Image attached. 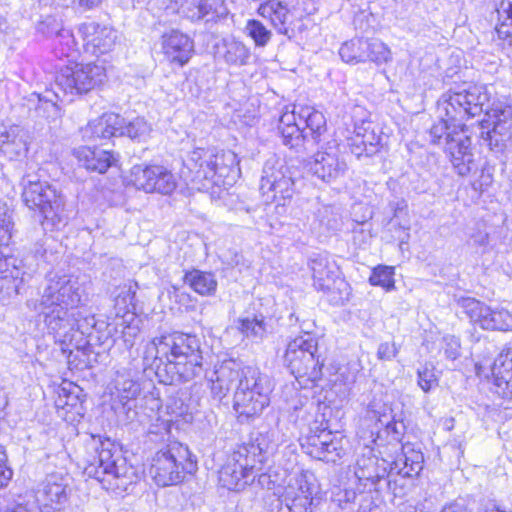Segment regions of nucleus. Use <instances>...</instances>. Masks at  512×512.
Wrapping results in <instances>:
<instances>
[{"instance_id":"c03bdc74","label":"nucleus","mask_w":512,"mask_h":512,"mask_svg":"<svg viewBox=\"0 0 512 512\" xmlns=\"http://www.w3.org/2000/svg\"><path fill=\"white\" fill-rule=\"evenodd\" d=\"M122 127L123 136L126 135L129 138L138 141L145 140L151 131L150 125L141 117H137L128 123L124 120Z\"/></svg>"},{"instance_id":"cd10ccee","label":"nucleus","mask_w":512,"mask_h":512,"mask_svg":"<svg viewBox=\"0 0 512 512\" xmlns=\"http://www.w3.org/2000/svg\"><path fill=\"white\" fill-rule=\"evenodd\" d=\"M309 267L312 272L313 286L319 291H329L338 273L336 262L328 254L319 253L311 257Z\"/></svg>"},{"instance_id":"680f3d73","label":"nucleus","mask_w":512,"mask_h":512,"mask_svg":"<svg viewBox=\"0 0 512 512\" xmlns=\"http://www.w3.org/2000/svg\"><path fill=\"white\" fill-rule=\"evenodd\" d=\"M134 299V293L129 289H123L115 299V305L126 308Z\"/></svg>"},{"instance_id":"a19ab883","label":"nucleus","mask_w":512,"mask_h":512,"mask_svg":"<svg viewBox=\"0 0 512 512\" xmlns=\"http://www.w3.org/2000/svg\"><path fill=\"white\" fill-rule=\"evenodd\" d=\"M54 51L59 58L76 59L78 56V47L74 35L70 30L61 29L55 38Z\"/></svg>"},{"instance_id":"6e6d98bb","label":"nucleus","mask_w":512,"mask_h":512,"mask_svg":"<svg viewBox=\"0 0 512 512\" xmlns=\"http://www.w3.org/2000/svg\"><path fill=\"white\" fill-rule=\"evenodd\" d=\"M469 239L472 241L473 245L485 247L489 244V233L483 224H477L469 234Z\"/></svg>"},{"instance_id":"0e129e2a","label":"nucleus","mask_w":512,"mask_h":512,"mask_svg":"<svg viewBox=\"0 0 512 512\" xmlns=\"http://www.w3.org/2000/svg\"><path fill=\"white\" fill-rule=\"evenodd\" d=\"M123 339L127 347H132L134 344V338L138 334V328L135 326L128 325L123 330Z\"/></svg>"},{"instance_id":"5fc2aeb1","label":"nucleus","mask_w":512,"mask_h":512,"mask_svg":"<svg viewBox=\"0 0 512 512\" xmlns=\"http://www.w3.org/2000/svg\"><path fill=\"white\" fill-rule=\"evenodd\" d=\"M13 475L12 469L7 464V454L0 445V488L8 485Z\"/></svg>"},{"instance_id":"c85d7f7f","label":"nucleus","mask_w":512,"mask_h":512,"mask_svg":"<svg viewBox=\"0 0 512 512\" xmlns=\"http://www.w3.org/2000/svg\"><path fill=\"white\" fill-rule=\"evenodd\" d=\"M73 155L81 166L98 173H105L116 161L112 152L86 146L74 149Z\"/></svg>"},{"instance_id":"f3484780","label":"nucleus","mask_w":512,"mask_h":512,"mask_svg":"<svg viewBox=\"0 0 512 512\" xmlns=\"http://www.w3.org/2000/svg\"><path fill=\"white\" fill-rule=\"evenodd\" d=\"M294 181L289 168L276 161H266L260 181V190L266 195L273 193V199H289L293 194Z\"/></svg>"},{"instance_id":"f704fd0d","label":"nucleus","mask_w":512,"mask_h":512,"mask_svg":"<svg viewBox=\"0 0 512 512\" xmlns=\"http://www.w3.org/2000/svg\"><path fill=\"white\" fill-rule=\"evenodd\" d=\"M300 121H304L306 128L304 129L308 137L310 136L314 143L321 142V137L327 131L326 118L324 114L310 107L301 109L298 116Z\"/></svg>"},{"instance_id":"79ce46f5","label":"nucleus","mask_w":512,"mask_h":512,"mask_svg":"<svg viewBox=\"0 0 512 512\" xmlns=\"http://www.w3.org/2000/svg\"><path fill=\"white\" fill-rule=\"evenodd\" d=\"M144 360L147 362H152L148 367L143 368L141 377L131 376V372L129 371L127 374L128 377L123 379L125 383L130 382L131 384H145L146 382H149L150 384H173V380L168 382L162 378L159 372L160 365L162 363H160L158 359L154 361V359H146L144 356Z\"/></svg>"},{"instance_id":"9d476101","label":"nucleus","mask_w":512,"mask_h":512,"mask_svg":"<svg viewBox=\"0 0 512 512\" xmlns=\"http://www.w3.org/2000/svg\"><path fill=\"white\" fill-rule=\"evenodd\" d=\"M367 417L375 422L377 439L384 434L390 441L400 442L405 432L401 415L395 412L389 396L383 393L375 394L368 404Z\"/></svg>"},{"instance_id":"e2e57ef3","label":"nucleus","mask_w":512,"mask_h":512,"mask_svg":"<svg viewBox=\"0 0 512 512\" xmlns=\"http://www.w3.org/2000/svg\"><path fill=\"white\" fill-rule=\"evenodd\" d=\"M492 180V175L490 173L482 171L480 179L473 183V187L476 190L484 191L491 185Z\"/></svg>"},{"instance_id":"393cba45","label":"nucleus","mask_w":512,"mask_h":512,"mask_svg":"<svg viewBox=\"0 0 512 512\" xmlns=\"http://www.w3.org/2000/svg\"><path fill=\"white\" fill-rule=\"evenodd\" d=\"M259 387L237 386L234 392L233 408L239 414V417H252L268 405L269 398L259 390Z\"/></svg>"},{"instance_id":"c756f323","label":"nucleus","mask_w":512,"mask_h":512,"mask_svg":"<svg viewBox=\"0 0 512 512\" xmlns=\"http://www.w3.org/2000/svg\"><path fill=\"white\" fill-rule=\"evenodd\" d=\"M124 118L118 114L106 113L89 122L85 128V136L91 139H110L123 136Z\"/></svg>"},{"instance_id":"2f4dec72","label":"nucleus","mask_w":512,"mask_h":512,"mask_svg":"<svg viewBox=\"0 0 512 512\" xmlns=\"http://www.w3.org/2000/svg\"><path fill=\"white\" fill-rule=\"evenodd\" d=\"M7 259L0 258V293L4 298H12L20 294V289L25 281V273L17 267L8 270Z\"/></svg>"},{"instance_id":"aec40b11","label":"nucleus","mask_w":512,"mask_h":512,"mask_svg":"<svg viewBox=\"0 0 512 512\" xmlns=\"http://www.w3.org/2000/svg\"><path fill=\"white\" fill-rule=\"evenodd\" d=\"M354 474L364 487L374 486L382 479L392 476L390 461L378 458L371 448L364 447L361 456L356 460Z\"/></svg>"},{"instance_id":"1a4fd4ad","label":"nucleus","mask_w":512,"mask_h":512,"mask_svg":"<svg viewBox=\"0 0 512 512\" xmlns=\"http://www.w3.org/2000/svg\"><path fill=\"white\" fill-rule=\"evenodd\" d=\"M106 80V70L101 64L67 65L59 71L55 85L65 94H83L100 86Z\"/></svg>"},{"instance_id":"0eeeda50","label":"nucleus","mask_w":512,"mask_h":512,"mask_svg":"<svg viewBox=\"0 0 512 512\" xmlns=\"http://www.w3.org/2000/svg\"><path fill=\"white\" fill-rule=\"evenodd\" d=\"M237 164V156L233 152L205 148L193 150L186 161V167L192 174L191 180L204 188L205 181L220 185L221 179L228 176Z\"/></svg>"},{"instance_id":"09e8293b","label":"nucleus","mask_w":512,"mask_h":512,"mask_svg":"<svg viewBox=\"0 0 512 512\" xmlns=\"http://www.w3.org/2000/svg\"><path fill=\"white\" fill-rule=\"evenodd\" d=\"M11 213L7 203L0 201V243H9L11 239L13 229Z\"/></svg>"},{"instance_id":"39448f33","label":"nucleus","mask_w":512,"mask_h":512,"mask_svg":"<svg viewBox=\"0 0 512 512\" xmlns=\"http://www.w3.org/2000/svg\"><path fill=\"white\" fill-rule=\"evenodd\" d=\"M22 200L31 210H38L44 218V225L53 227L63 221L64 198L47 181H42L36 173H27L22 177Z\"/></svg>"},{"instance_id":"f257e3e1","label":"nucleus","mask_w":512,"mask_h":512,"mask_svg":"<svg viewBox=\"0 0 512 512\" xmlns=\"http://www.w3.org/2000/svg\"><path fill=\"white\" fill-rule=\"evenodd\" d=\"M488 100L486 86L468 85L445 92L437 102L441 119L429 131L431 142L444 145L454 169L461 176L476 169L471 138L465 133L464 122L480 115Z\"/></svg>"},{"instance_id":"13d9d810","label":"nucleus","mask_w":512,"mask_h":512,"mask_svg":"<svg viewBox=\"0 0 512 512\" xmlns=\"http://www.w3.org/2000/svg\"><path fill=\"white\" fill-rule=\"evenodd\" d=\"M355 135L350 139L349 146L351 153L357 157L367 156V148L364 146L365 139L360 137V128H357Z\"/></svg>"},{"instance_id":"5701e85b","label":"nucleus","mask_w":512,"mask_h":512,"mask_svg":"<svg viewBox=\"0 0 512 512\" xmlns=\"http://www.w3.org/2000/svg\"><path fill=\"white\" fill-rule=\"evenodd\" d=\"M161 47L166 59L179 66H184L194 52L193 40L179 30L164 33L161 37Z\"/></svg>"},{"instance_id":"bf43d9fd","label":"nucleus","mask_w":512,"mask_h":512,"mask_svg":"<svg viewBox=\"0 0 512 512\" xmlns=\"http://www.w3.org/2000/svg\"><path fill=\"white\" fill-rule=\"evenodd\" d=\"M242 378L243 383L246 382V384H258V382L262 381L260 371L255 366L242 365Z\"/></svg>"},{"instance_id":"338daca9","label":"nucleus","mask_w":512,"mask_h":512,"mask_svg":"<svg viewBox=\"0 0 512 512\" xmlns=\"http://www.w3.org/2000/svg\"><path fill=\"white\" fill-rule=\"evenodd\" d=\"M441 512H470L464 504L459 502H454L449 505L443 507Z\"/></svg>"},{"instance_id":"58836bf2","label":"nucleus","mask_w":512,"mask_h":512,"mask_svg":"<svg viewBox=\"0 0 512 512\" xmlns=\"http://www.w3.org/2000/svg\"><path fill=\"white\" fill-rule=\"evenodd\" d=\"M216 381L222 384H243L242 363L233 359L224 361L214 372Z\"/></svg>"},{"instance_id":"72a5a7b5","label":"nucleus","mask_w":512,"mask_h":512,"mask_svg":"<svg viewBox=\"0 0 512 512\" xmlns=\"http://www.w3.org/2000/svg\"><path fill=\"white\" fill-rule=\"evenodd\" d=\"M216 4V0H182L179 13L191 21H199L208 16L214 19L219 16Z\"/></svg>"},{"instance_id":"a878e982","label":"nucleus","mask_w":512,"mask_h":512,"mask_svg":"<svg viewBox=\"0 0 512 512\" xmlns=\"http://www.w3.org/2000/svg\"><path fill=\"white\" fill-rule=\"evenodd\" d=\"M258 14L269 19L279 34L288 38L294 36V29L291 27L293 14L287 3L280 0H268L259 6Z\"/></svg>"},{"instance_id":"bb28decb","label":"nucleus","mask_w":512,"mask_h":512,"mask_svg":"<svg viewBox=\"0 0 512 512\" xmlns=\"http://www.w3.org/2000/svg\"><path fill=\"white\" fill-rule=\"evenodd\" d=\"M27 133L19 125L0 123V152L10 160L24 156L28 150Z\"/></svg>"},{"instance_id":"de8ad7c7","label":"nucleus","mask_w":512,"mask_h":512,"mask_svg":"<svg viewBox=\"0 0 512 512\" xmlns=\"http://www.w3.org/2000/svg\"><path fill=\"white\" fill-rule=\"evenodd\" d=\"M278 130L282 136L283 144L289 148L301 146L303 141L308 138L307 132L302 130L299 124L289 127L278 126Z\"/></svg>"},{"instance_id":"69168bd1","label":"nucleus","mask_w":512,"mask_h":512,"mask_svg":"<svg viewBox=\"0 0 512 512\" xmlns=\"http://www.w3.org/2000/svg\"><path fill=\"white\" fill-rule=\"evenodd\" d=\"M297 119L298 118L294 111H286L281 115L278 126L289 127L292 125H297L299 124Z\"/></svg>"},{"instance_id":"6e6552de","label":"nucleus","mask_w":512,"mask_h":512,"mask_svg":"<svg viewBox=\"0 0 512 512\" xmlns=\"http://www.w3.org/2000/svg\"><path fill=\"white\" fill-rule=\"evenodd\" d=\"M318 342L314 335L305 332L287 344L284 362L296 380L316 381L320 374Z\"/></svg>"},{"instance_id":"412c9836","label":"nucleus","mask_w":512,"mask_h":512,"mask_svg":"<svg viewBox=\"0 0 512 512\" xmlns=\"http://www.w3.org/2000/svg\"><path fill=\"white\" fill-rule=\"evenodd\" d=\"M310 171L326 183H332L344 177L348 170L347 163L342 159L336 148L318 151L309 164Z\"/></svg>"},{"instance_id":"4468645a","label":"nucleus","mask_w":512,"mask_h":512,"mask_svg":"<svg viewBox=\"0 0 512 512\" xmlns=\"http://www.w3.org/2000/svg\"><path fill=\"white\" fill-rule=\"evenodd\" d=\"M488 93L490 97L491 93L489 91ZM483 111L487 116L484 122L492 125V129L487 132L488 145L491 150L501 152L512 137V106L498 103L488 109V104H486Z\"/></svg>"},{"instance_id":"9b49d317","label":"nucleus","mask_w":512,"mask_h":512,"mask_svg":"<svg viewBox=\"0 0 512 512\" xmlns=\"http://www.w3.org/2000/svg\"><path fill=\"white\" fill-rule=\"evenodd\" d=\"M129 181L136 189L146 193L170 195L177 187L175 175L162 165H134Z\"/></svg>"},{"instance_id":"864d4df0","label":"nucleus","mask_w":512,"mask_h":512,"mask_svg":"<svg viewBox=\"0 0 512 512\" xmlns=\"http://www.w3.org/2000/svg\"><path fill=\"white\" fill-rule=\"evenodd\" d=\"M443 350L445 356L450 360H455L460 356V340L453 336L447 335L443 337Z\"/></svg>"},{"instance_id":"8fccbe9b","label":"nucleus","mask_w":512,"mask_h":512,"mask_svg":"<svg viewBox=\"0 0 512 512\" xmlns=\"http://www.w3.org/2000/svg\"><path fill=\"white\" fill-rule=\"evenodd\" d=\"M320 222L329 230H337L341 225L340 217L335 213L334 208L325 206L319 210Z\"/></svg>"},{"instance_id":"a211bd4d","label":"nucleus","mask_w":512,"mask_h":512,"mask_svg":"<svg viewBox=\"0 0 512 512\" xmlns=\"http://www.w3.org/2000/svg\"><path fill=\"white\" fill-rule=\"evenodd\" d=\"M83 47L87 53L99 56L111 52L118 41V32L108 26L96 22H87L79 26L78 29Z\"/></svg>"},{"instance_id":"c9c22d12","label":"nucleus","mask_w":512,"mask_h":512,"mask_svg":"<svg viewBox=\"0 0 512 512\" xmlns=\"http://www.w3.org/2000/svg\"><path fill=\"white\" fill-rule=\"evenodd\" d=\"M184 282L193 289V291L202 296L213 295L217 289V280L214 274L197 269L186 272Z\"/></svg>"},{"instance_id":"423d86ee","label":"nucleus","mask_w":512,"mask_h":512,"mask_svg":"<svg viewBox=\"0 0 512 512\" xmlns=\"http://www.w3.org/2000/svg\"><path fill=\"white\" fill-rule=\"evenodd\" d=\"M196 468L188 447L173 443L155 454L149 474L158 486L165 487L181 482L186 473L193 474Z\"/></svg>"},{"instance_id":"603ef678","label":"nucleus","mask_w":512,"mask_h":512,"mask_svg":"<svg viewBox=\"0 0 512 512\" xmlns=\"http://www.w3.org/2000/svg\"><path fill=\"white\" fill-rule=\"evenodd\" d=\"M360 137L365 139L364 146L367 148V156H372L378 151L380 137L369 127L360 128Z\"/></svg>"},{"instance_id":"6ab92c4d","label":"nucleus","mask_w":512,"mask_h":512,"mask_svg":"<svg viewBox=\"0 0 512 512\" xmlns=\"http://www.w3.org/2000/svg\"><path fill=\"white\" fill-rule=\"evenodd\" d=\"M281 502L289 512H320V500L313 497L309 483L302 476L289 482L281 495Z\"/></svg>"},{"instance_id":"4be33fe9","label":"nucleus","mask_w":512,"mask_h":512,"mask_svg":"<svg viewBox=\"0 0 512 512\" xmlns=\"http://www.w3.org/2000/svg\"><path fill=\"white\" fill-rule=\"evenodd\" d=\"M307 453L315 459L335 463L345 454L343 439L323 430L307 438Z\"/></svg>"},{"instance_id":"f8f14e48","label":"nucleus","mask_w":512,"mask_h":512,"mask_svg":"<svg viewBox=\"0 0 512 512\" xmlns=\"http://www.w3.org/2000/svg\"><path fill=\"white\" fill-rule=\"evenodd\" d=\"M339 55L352 65L367 61L381 65L392 60L390 48L377 38H353L342 44Z\"/></svg>"},{"instance_id":"49530a36","label":"nucleus","mask_w":512,"mask_h":512,"mask_svg":"<svg viewBox=\"0 0 512 512\" xmlns=\"http://www.w3.org/2000/svg\"><path fill=\"white\" fill-rule=\"evenodd\" d=\"M393 275L394 270L392 267L378 266L373 269L369 277V283L373 286H380L386 291H390L395 288Z\"/></svg>"},{"instance_id":"4c0bfd02","label":"nucleus","mask_w":512,"mask_h":512,"mask_svg":"<svg viewBox=\"0 0 512 512\" xmlns=\"http://www.w3.org/2000/svg\"><path fill=\"white\" fill-rule=\"evenodd\" d=\"M493 384H512V345L490 367Z\"/></svg>"},{"instance_id":"052dcab7","label":"nucleus","mask_w":512,"mask_h":512,"mask_svg":"<svg viewBox=\"0 0 512 512\" xmlns=\"http://www.w3.org/2000/svg\"><path fill=\"white\" fill-rule=\"evenodd\" d=\"M398 354V348L394 342H385L379 345L377 355L382 360H391Z\"/></svg>"},{"instance_id":"20e7f679","label":"nucleus","mask_w":512,"mask_h":512,"mask_svg":"<svg viewBox=\"0 0 512 512\" xmlns=\"http://www.w3.org/2000/svg\"><path fill=\"white\" fill-rule=\"evenodd\" d=\"M92 440L97 455L86 467L89 476H94L99 482L107 481L122 490H127L129 485L137 482L135 469L127 465L114 442L110 439L102 440L100 436Z\"/></svg>"},{"instance_id":"3c124183","label":"nucleus","mask_w":512,"mask_h":512,"mask_svg":"<svg viewBox=\"0 0 512 512\" xmlns=\"http://www.w3.org/2000/svg\"><path fill=\"white\" fill-rule=\"evenodd\" d=\"M320 222L329 230H337L341 225L340 217L335 213L334 208L325 206L319 210Z\"/></svg>"},{"instance_id":"dca6fc26","label":"nucleus","mask_w":512,"mask_h":512,"mask_svg":"<svg viewBox=\"0 0 512 512\" xmlns=\"http://www.w3.org/2000/svg\"><path fill=\"white\" fill-rule=\"evenodd\" d=\"M68 478L59 473L46 476L35 497L42 512H62L69 501Z\"/></svg>"},{"instance_id":"a18cd8bd","label":"nucleus","mask_w":512,"mask_h":512,"mask_svg":"<svg viewBox=\"0 0 512 512\" xmlns=\"http://www.w3.org/2000/svg\"><path fill=\"white\" fill-rule=\"evenodd\" d=\"M245 30L257 47H265L272 37L271 31L263 23L255 19L247 21Z\"/></svg>"},{"instance_id":"2eb2a0df","label":"nucleus","mask_w":512,"mask_h":512,"mask_svg":"<svg viewBox=\"0 0 512 512\" xmlns=\"http://www.w3.org/2000/svg\"><path fill=\"white\" fill-rule=\"evenodd\" d=\"M246 451L238 448L227 458L219 471V482L228 490H241L255 478L259 470L246 458Z\"/></svg>"},{"instance_id":"774afa93","label":"nucleus","mask_w":512,"mask_h":512,"mask_svg":"<svg viewBox=\"0 0 512 512\" xmlns=\"http://www.w3.org/2000/svg\"><path fill=\"white\" fill-rule=\"evenodd\" d=\"M488 368L484 367L482 364H475V372L476 376L479 378V381H489Z\"/></svg>"},{"instance_id":"7c9ffc66","label":"nucleus","mask_w":512,"mask_h":512,"mask_svg":"<svg viewBox=\"0 0 512 512\" xmlns=\"http://www.w3.org/2000/svg\"><path fill=\"white\" fill-rule=\"evenodd\" d=\"M423 454L410 445L402 446V454L390 462V473L403 477H413L423 468Z\"/></svg>"},{"instance_id":"b1692460","label":"nucleus","mask_w":512,"mask_h":512,"mask_svg":"<svg viewBox=\"0 0 512 512\" xmlns=\"http://www.w3.org/2000/svg\"><path fill=\"white\" fill-rule=\"evenodd\" d=\"M278 446V433L270 430L259 433L253 441L237 448L246 451L245 457L260 471L268 459L276 453Z\"/></svg>"},{"instance_id":"7ed1b4c3","label":"nucleus","mask_w":512,"mask_h":512,"mask_svg":"<svg viewBox=\"0 0 512 512\" xmlns=\"http://www.w3.org/2000/svg\"><path fill=\"white\" fill-rule=\"evenodd\" d=\"M145 357L166 363L165 371L175 370L178 381H191L201 370L200 341L195 335L176 332L156 337L146 345Z\"/></svg>"},{"instance_id":"ea45409f","label":"nucleus","mask_w":512,"mask_h":512,"mask_svg":"<svg viewBox=\"0 0 512 512\" xmlns=\"http://www.w3.org/2000/svg\"><path fill=\"white\" fill-rule=\"evenodd\" d=\"M238 329L254 342L262 341L267 335V323L263 315L240 319Z\"/></svg>"},{"instance_id":"37998d69","label":"nucleus","mask_w":512,"mask_h":512,"mask_svg":"<svg viewBox=\"0 0 512 512\" xmlns=\"http://www.w3.org/2000/svg\"><path fill=\"white\" fill-rule=\"evenodd\" d=\"M498 23L495 31L500 39L512 35V0H501L497 9Z\"/></svg>"},{"instance_id":"473e14b6","label":"nucleus","mask_w":512,"mask_h":512,"mask_svg":"<svg viewBox=\"0 0 512 512\" xmlns=\"http://www.w3.org/2000/svg\"><path fill=\"white\" fill-rule=\"evenodd\" d=\"M224 62L229 66H245L251 58L250 48L234 38L224 39L222 51L219 52Z\"/></svg>"},{"instance_id":"ddd939ff","label":"nucleus","mask_w":512,"mask_h":512,"mask_svg":"<svg viewBox=\"0 0 512 512\" xmlns=\"http://www.w3.org/2000/svg\"><path fill=\"white\" fill-rule=\"evenodd\" d=\"M461 306L471 322L485 330H512V312L500 306H488L474 298H464Z\"/></svg>"},{"instance_id":"e433bc0d","label":"nucleus","mask_w":512,"mask_h":512,"mask_svg":"<svg viewBox=\"0 0 512 512\" xmlns=\"http://www.w3.org/2000/svg\"><path fill=\"white\" fill-rule=\"evenodd\" d=\"M54 393L57 395L55 398V406L58 409H65L67 411L75 410L78 413V408L81 407V386H52Z\"/></svg>"},{"instance_id":"4d7b16f0","label":"nucleus","mask_w":512,"mask_h":512,"mask_svg":"<svg viewBox=\"0 0 512 512\" xmlns=\"http://www.w3.org/2000/svg\"><path fill=\"white\" fill-rule=\"evenodd\" d=\"M418 377V384H421V382H424V384H433L434 382H438L437 371L431 363H426L418 369Z\"/></svg>"},{"instance_id":"f03ea898","label":"nucleus","mask_w":512,"mask_h":512,"mask_svg":"<svg viewBox=\"0 0 512 512\" xmlns=\"http://www.w3.org/2000/svg\"><path fill=\"white\" fill-rule=\"evenodd\" d=\"M83 294L82 285L74 276L49 273L40 302L35 306L62 352L69 353V363L74 350L79 352L86 345L84 335L96 327L94 316L83 315L79 309Z\"/></svg>"}]
</instances>
